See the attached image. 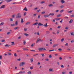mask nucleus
Returning <instances> with one entry per match:
<instances>
[{
	"label": "nucleus",
	"mask_w": 74,
	"mask_h": 74,
	"mask_svg": "<svg viewBox=\"0 0 74 74\" xmlns=\"http://www.w3.org/2000/svg\"><path fill=\"white\" fill-rule=\"evenodd\" d=\"M21 16H22V15L21 14V13H18L16 16V18H21Z\"/></svg>",
	"instance_id": "nucleus-1"
},
{
	"label": "nucleus",
	"mask_w": 74,
	"mask_h": 74,
	"mask_svg": "<svg viewBox=\"0 0 74 74\" xmlns=\"http://www.w3.org/2000/svg\"><path fill=\"white\" fill-rule=\"evenodd\" d=\"M26 64V62H22L20 63V66H23L25 64Z\"/></svg>",
	"instance_id": "nucleus-2"
},
{
	"label": "nucleus",
	"mask_w": 74,
	"mask_h": 74,
	"mask_svg": "<svg viewBox=\"0 0 74 74\" xmlns=\"http://www.w3.org/2000/svg\"><path fill=\"white\" fill-rule=\"evenodd\" d=\"M40 41H42V40H41L40 38H39L37 40L36 43H38V42Z\"/></svg>",
	"instance_id": "nucleus-3"
},
{
	"label": "nucleus",
	"mask_w": 74,
	"mask_h": 74,
	"mask_svg": "<svg viewBox=\"0 0 74 74\" xmlns=\"http://www.w3.org/2000/svg\"><path fill=\"white\" fill-rule=\"evenodd\" d=\"M24 73H25V71H20L19 72V74H24Z\"/></svg>",
	"instance_id": "nucleus-4"
},
{
	"label": "nucleus",
	"mask_w": 74,
	"mask_h": 74,
	"mask_svg": "<svg viewBox=\"0 0 74 74\" xmlns=\"http://www.w3.org/2000/svg\"><path fill=\"white\" fill-rule=\"evenodd\" d=\"M49 14H47V15H44V17L45 18H47V17H49Z\"/></svg>",
	"instance_id": "nucleus-5"
},
{
	"label": "nucleus",
	"mask_w": 74,
	"mask_h": 74,
	"mask_svg": "<svg viewBox=\"0 0 74 74\" xmlns=\"http://www.w3.org/2000/svg\"><path fill=\"white\" fill-rule=\"evenodd\" d=\"M61 3H62V4H64V3H65V1H64V0H61Z\"/></svg>",
	"instance_id": "nucleus-6"
},
{
	"label": "nucleus",
	"mask_w": 74,
	"mask_h": 74,
	"mask_svg": "<svg viewBox=\"0 0 74 74\" xmlns=\"http://www.w3.org/2000/svg\"><path fill=\"white\" fill-rule=\"evenodd\" d=\"M30 61L31 63H33V58H31Z\"/></svg>",
	"instance_id": "nucleus-7"
},
{
	"label": "nucleus",
	"mask_w": 74,
	"mask_h": 74,
	"mask_svg": "<svg viewBox=\"0 0 74 74\" xmlns=\"http://www.w3.org/2000/svg\"><path fill=\"white\" fill-rule=\"evenodd\" d=\"M43 26H44V27H47L48 26V25H47V23H46V24H44V25H43Z\"/></svg>",
	"instance_id": "nucleus-8"
},
{
	"label": "nucleus",
	"mask_w": 74,
	"mask_h": 74,
	"mask_svg": "<svg viewBox=\"0 0 74 74\" xmlns=\"http://www.w3.org/2000/svg\"><path fill=\"white\" fill-rule=\"evenodd\" d=\"M57 46H58V44H56L53 45V47L55 48V47H57Z\"/></svg>",
	"instance_id": "nucleus-9"
},
{
	"label": "nucleus",
	"mask_w": 74,
	"mask_h": 74,
	"mask_svg": "<svg viewBox=\"0 0 74 74\" xmlns=\"http://www.w3.org/2000/svg\"><path fill=\"white\" fill-rule=\"evenodd\" d=\"M5 8V5H3L1 6L0 8V9H2V8Z\"/></svg>",
	"instance_id": "nucleus-10"
},
{
	"label": "nucleus",
	"mask_w": 74,
	"mask_h": 74,
	"mask_svg": "<svg viewBox=\"0 0 74 74\" xmlns=\"http://www.w3.org/2000/svg\"><path fill=\"white\" fill-rule=\"evenodd\" d=\"M73 11V10H71L70 11H68V13L69 14H71V13H72Z\"/></svg>",
	"instance_id": "nucleus-11"
},
{
	"label": "nucleus",
	"mask_w": 74,
	"mask_h": 74,
	"mask_svg": "<svg viewBox=\"0 0 74 74\" xmlns=\"http://www.w3.org/2000/svg\"><path fill=\"white\" fill-rule=\"evenodd\" d=\"M38 26H43V24L41 23H39L38 24Z\"/></svg>",
	"instance_id": "nucleus-12"
},
{
	"label": "nucleus",
	"mask_w": 74,
	"mask_h": 74,
	"mask_svg": "<svg viewBox=\"0 0 74 74\" xmlns=\"http://www.w3.org/2000/svg\"><path fill=\"white\" fill-rule=\"evenodd\" d=\"M55 15L54 13H50V14H49V16H50V15H51V16H53V15Z\"/></svg>",
	"instance_id": "nucleus-13"
},
{
	"label": "nucleus",
	"mask_w": 74,
	"mask_h": 74,
	"mask_svg": "<svg viewBox=\"0 0 74 74\" xmlns=\"http://www.w3.org/2000/svg\"><path fill=\"white\" fill-rule=\"evenodd\" d=\"M11 45L14 46L15 45V43H14V42H12L11 43Z\"/></svg>",
	"instance_id": "nucleus-14"
},
{
	"label": "nucleus",
	"mask_w": 74,
	"mask_h": 74,
	"mask_svg": "<svg viewBox=\"0 0 74 74\" xmlns=\"http://www.w3.org/2000/svg\"><path fill=\"white\" fill-rule=\"evenodd\" d=\"M23 11H27V9L26 8V7H25V8H24L23 10Z\"/></svg>",
	"instance_id": "nucleus-15"
},
{
	"label": "nucleus",
	"mask_w": 74,
	"mask_h": 74,
	"mask_svg": "<svg viewBox=\"0 0 74 74\" xmlns=\"http://www.w3.org/2000/svg\"><path fill=\"white\" fill-rule=\"evenodd\" d=\"M73 22V20H72V19H71L69 21V23H72V22Z\"/></svg>",
	"instance_id": "nucleus-16"
},
{
	"label": "nucleus",
	"mask_w": 74,
	"mask_h": 74,
	"mask_svg": "<svg viewBox=\"0 0 74 74\" xmlns=\"http://www.w3.org/2000/svg\"><path fill=\"white\" fill-rule=\"evenodd\" d=\"M42 48V51H46L47 50V49L44 48Z\"/></svg>",
	"instance_id": "nucleus-17"
},
{
	"label": "nucleus",
	"mask_w": 74,
	"mask_h": 74,
	"mask_svg": "<svg viewBox=\"0 0 74 74\" xmlns=\"http://www.w3.org/2000/svg\"><path fill=\"white\" fill-rule=\"evenodd\" d=\"M21 23H23V22H24V21H23V18L21 19Z\"/></svg>",
	"instance_id": "nucleus-18"
},
{
	"label": "nucleus",
	"mask_w": 74,
	"mask_h": 74,
	"mask_svg": "<svg viewBox=\"0 0 74 74\" xmlns=\"http://www.w3.org/2000/svg\"><path fill=\"white\" fill-rule=\"evenodd\" d=\"M30 22H27L26 24V25H30Z\"/></svg>",
	"instance_id": "nucleus-19"
},
{
	"label": "nucleus",
	"mask_w": 74,
	"mask_h": 74,
	"mask_svg": "<svg viewBox=\"0 0 74 74\" xmlns=\"http://www.w3.org/2000/svg\"><path fill=\"white\" fill-rule=\"evenodd\" d=\"M38 50L39 51H41L42 50V48H39L38 49Z\"/></svg>",
	"instance_id": "nucleus-20"
},
{
	"label": "nucleus",
	"mask_w": 74,
	"mask_h": 74,
	"mask_svg": "<svg viewBox=\"0 0 74 74\" xmlns=\"http://www.w3.org/2000/svg\"><path fill=\"white\" fill-rule=\"evenodd\" d=\"M49 71H53V69H49Z\"/></svg>",
	"instance_id": "nucleus-21"
},
{
	"label": "nucleus",
	"mask_w": 74,
	"mask_h": 74,
	"mask_svg": "<svg viewBox=\"0 0 74 74\" xmlns=\"http://www.w3.org/2000/svg\"><path fill=\"white\" fill-rule=\"evenodd\" d=\"M53 5L52 4H50L48 6L49 7H53Z\"/></svg>",
	"instance_id": "nucleus-22"
},
{
	"label": "nucleus",
	"mask_w": 74,
	"mask_h": 74,
	"mask_svg": "<svg viewBox=\"0 0 74 74\" xmlns=\"http://www.w3.org/2000/svg\"><path fill=\"white\" fill-rule=\"evenodd\" d=\"M5 47H10V45H8L6 44L5 45Z\"/></svg>",
	"instance_id": "nucleus-23"
},
{
	"label": "nucleus",
	"mask_w": 74,
	"mask_h": 74,
	"mask_svg": "<svg viewBox=\"0 0 74 74\" xmlns=\"http://www.w3.org/2000/svg\"><path fill=\"white\" fill-rule=\"evenodd\" d=\"M37 24H38V23L36 22V23L34 24H33V25H34V26H35L36 25H37Z\"/></svg>",
	"instance_id": "nucleus-24"
},
{
	"label": "nucleus",
	"mask_w": 74,
	"mask_h": 74,
	"mask_svg": "<svg viewBox=\"0 0 74 74\" xmlns=\"http://www.w3.org/2000/svg\"><path fill=\"white\" fill-rule=\"evenodd\" d=\"M4 25V23L2 22L0 24V26H2V25Z\"/></svg>",
	"instance_id": "nucleus-25"
},
{
	"label": "nucleus",
	"mask_w": 74,
	"mask_h": 74,
	"mask_svg": "<svg viewBox=\"0 0 74 74\" xmlns=\"http://www.w3.org/2000/svg\"><path fill=\"white\" fill-rule=\"evenodd\" d=\"M23 44H24V45H26V41L25 40L23 41Z\"/></svg>",
	"instance_id": "nucleus-26"
},
{
	"label": "nucleus",
	"mask_w": 74,
	"mask_h": 74,
	"mask_svg": "<svg viewBox=\"0 0 74 74\" xmlns=\"http://www.w3.org/2000/svg\"><path fill=\"white\" fill-rule=\"evenodd\" d=\"M28 74H32V72L30 71H29L27 72Z\"/></svg>",
	"instance_id": "nucleus-27"
},
{
	"label": "nucleus",
	"mask_w": 74,
	"mask_h": 74,
	"mask_svg": "<svg viewBox=\"0 0 74 74\" xmlns=\"http://www.w3.org/2000/svg\"><path fill=\"white\" fill-rule=\"evenodd\" d=\"M71 36H74V33L73 32H71Z\"/></svg>",
	"instance_id": "nucleus-28"
},
{
	"label": "nucleus",
	"mask_w": 74,
	"mask_h": 74,
	"mask_svg": "<svg viewBox=\"0 0 74 74\" xmlns=\"http://www.w3.org/2000/svg\"><path fill=\"white\" fill-rule=\"evenodd\" d=\"M44 3H45V1H42L40 2L41 4H44Z\"/></svg>",
	"instance_id": "nucleus-29"
},
{
	"label": "nucleus",
	"mask_w": 74,
	"mask_h": 74,
	"mask_svg": "<svg viewBox=\"0 0 74 74\" xmlns=\"http://www.w3.org/2000/svg\"><path fill=\"white\" fill-rule=\"evenodd\" d=\"M24 34L25 35V36H29V35L28 34H27L24 33Z\"/></svg>",
	"instance_id": "nucleus-30"
},
{
	"label": "nucleus",
	"mask_w": 74,
	"mask_h": 74,
	"mask_svg": "<svg viewBox=\"0 0 74 74\" xmlns=\"http://www.w3.org/2000/svg\"><path fill=\"white\" fill-rule=\"evenodd\" d=\"M40 16H41V15L40 14H39L38 16V19H40Z\"/></svg>",
	"instance_id": "nucleus-31"
},
{
	"label": "nucleus",
	"mask_w": 74,
	"mask_h": 74,
	"mask_svg": "<svg viewBox=\"0 0 74 74\" xmlns=\"http://www.w3.org/2000/svg\"><path fill=\"white\" fill-rule=\"evenodd\" d=\"M2 58V56L1 55H0V59L1 60Z\"/></svg>",
	"instance_id": "nucleus-32"
},
{
	"label": "nucleus",
	"mask_w": 74,
	"mask_h": 74,
	"mask_svg": "<svg viewBox=\"0 0 74 74\" xmlns=\"http://www.w3.org/2000/svg\"><path fill=\"white\" fill-rule=\"evenodd\" d=\"M35 45V44H34H34H32L31 45L32 47H33V46H34Z\"/></svg>",
	"instance_id": "nucleus-33"
},
{
	"label": "nucleus",
	"mask_w": 74,
	"mask_h": 74,
	"mask_svg": "<svg viewBox=\"0 0 74 74\" xmlns=\"http://www.w3.org/2000/svg\"><path fill=\"white\" fill-rule=\"evenodd\" d=\"M10 21H11V22H12V21H13V20L12 19V18H10Z\"/></svg>",
	"instance_id": "nucleus-34"
},
{
	"label": "nucleus",
	"mask_w": 74,
	"mask_h": 74,
	"mask_svg": "<svg viewBox=\"0 0 74 74\" xmlns=\"http://www.w3.org/2000/svg\"><path fill=\"white\" fill-rule=\"evenodd\" d=\"M30 70H33V67H30Z\"/></svg>",
	"instance_id": "nucleus-35"
},
{
	"label": "nucleus",
	"mask_w": 74,
	"mask_h": 74,
	"mask_svg": "<svg viewBox=\"0 0 74 74\" xmlns=\"http://www.w3.org/2000/svg\"><path fill=\"white\" fill-rule=\"evenodd\" d=\"M64 10H61L60 11V13H62V12H63Z\"/></svg>",
	"instance_id": "nucleus-36"
},
{
	"label": "nucleus",
	"mask_w": 74,
	"mask_h": 74,
	"mask_svg": "<svg viewBox=\"0 0 74 74\" xmlns=\"http://www.w3.org/2000/svg\"><path fill=\"white\" fill-rule=\"evenodd\" d=\"M60 7H61V8H63V7H64V5H62L61 6H60Z\"/></svg>",
	"instance_id": "nucleus-37"
},
{
	"label": "nucleus",
	"mask_w": 74,
	"mask_h": 74,
	"mask_svg": "<svg viewBox=\"0 0 74 74\" xmlns=\"http://www.w3.org/2000/svg\"><path fill=\"white\" fill-rule=\"evenodd\" d=\"M2 42H5V40H2L1 41Z\"/></svg>",
	"instance_id": "nucleus-38"
},
{
	"label": "nucleus",
	"mask_w": 74,
	"mask_h": 74,
	"mask_svg": "<svg viewBox=\"0 0 74 74\" xmlns=\"http://www.w3.org/2000/svg\"><path fill=\"white\" fill-rule=\"evenodd\" d=\"M14 56H15V57H16V56H17V55H16V53H14Z\"/></svg>",
	"instance_id": "nucleus-39"
},
{
	"label": "nucleus",
	"mask_w": 74,
	"mask_h": 74,
	"mask_svg": "<svg viewBox=\"0 0 74 74\" xmlns=\"http://www.w3.org/2000/svg\"><path fill=\"white\" fill-rule=\"evenodd\" d=\"M45 12L44 11L41 12L42 14H45Z\"/></svg>",
	"instance_id": "nucleus-40"
},
{
	"label": "nucleus",
	"mask_w": 74,
	"mask_h": 74,
	"mask_svg": "<svg viewBox=\"0 0 74 74\" xmlns=\"http://www.w3.org/2000/svg\"><path fill=\"white\" fill-rule=\"evenodd\" d=\"M15 25H18V22L16 21L15 22Z\"/></svg>",
	"instance_id": "nucleus-41"
},
{
	"label": "nucleus",
	"mask_w": 74,
	"mask_h": 74,
	"mask_svg": "<svg viewBox=\"0 0 74 74\" xmlns=\"http://www.w3.org/2000/svg\"><path fill=\"white\" fill-rule=\"evenodd\" d=\"M11 26H15V24H12L11 25Z\"/></svg>",
	"instance_id": "nucleus-42"
},
{
	"label": "nucleus",
	"mask_w": 74,
	"mask_h": 74,
	"mask_svg": "<svg viewBox=\"0 0 74 74\" xmlns=\"http://www.w3.org/2000/svg\"><path fill=\"white\" fill-rule=\"evenodd\" d=\"M56 21H59V20H60V18H58V19L56 18Z\"/></svg>",
	"instance_id": "nucleus-43"
},
{
	"label": "nucleus",
	"mask_w": 74,
	"mask_h": 74,
	"mask_svg": "<svg viewBox=\"0 0 74 74\" xmlns=\"http://www.w3.org/2000/svg\"><path fill=\"white\" fill-rule=\"evenodd\" d=\"M61 67H62V68H64V66L63 65H62Z\"/></svg>",
	"instance_id": "nucleus-44"
},
{
	"label": "nucleus",
	"mask_w": 74,
	"mask_h": 74,
	"mask_svg": "<svg viewBox=\"0 0 74 74\" xmlns=\"http://www.w3.org/2000/svg\"><path fill=\"white\" fill-rule=\"evenodd\" d=\"M30 51H32L33 52H36V51H35V50H31Z\"/></svg>",
	"instance_id": "nucleus-45"
},
{
	"label": "nucleus",
	"mask_w": 74,
	"mask_h": 74,
	"mask_svg": "<svg viewBox=\"0 0 74 74\" xmlns=\"http://www.w3.org/2000/svg\"><path fill=\"white\" fill-rule=\"evenodd\" d=\"M66 71L63 72L62 73V74H66Z\"/></svg>",
	"instance_id": "nucleus-46"
},
{
	"label": "nucleus",
	"mask_w": 74,
	"mask_h": 74,
	"mask_svg": "<svg viewBox=\"0 0 74 74\" xmlns=\"http://www.w3.org/2000/svg\"><path fill=\"white\" fill-rule=\"evenodd\" d=\"M37 35L38 36H39V35H40V33H39V32H37Z\"/></svg>",
	"instance_id": "nucleus-47"
},
{
	"label": "nucleus",
	"mask_w": 74,
	"mask_h": 74,
	"mask_svg": "<svg viewBox=\"0 0 74 74\" xmlns=\"http://www.w3.org/2000/svg\"><path fill=\"white\" fill-rule=\"evenodd\" d=\"M68 43H66L65 44V46H68Z\"/></svg>",
	"instance_id": "nucleus-48"
},
{
	"label": "nucleus",
	"mask_w": 74,
	"mask_h": 74,
	"mask_svg": "<svg viewBox=\"0 0 74 74\" xmlns=\"http://www.w3.org/2000/svg\"><path fill=\"white\" fill-rule=\"evenodd\" d=\"M60 14H58L57 16V17H60Z\"/></svg>",
	"instance_id": "nucleus-49"
},
{
	"label": "nucleus",
	"mask_w": 74,
	"mask_h": 74,
	"mask_svg": "<svg viewBox=\"0 0 74 74\" xmlns=\"http://www.w3.org/2000/svg\"><path fill=\"white\" fill-rule=\"evenodd\" d=\"M54 51V49L50 50H49V52H52V51Z\"/></svg>",
	"instance_id": "nucleus-50"
},
{
	"label": "nucleus",
	"mask_w": 74,
	"mask_h": 74,
	"mask_svg": "<svg viewBox=\"0 0 74 74\" xmlns=\"http://www.w3.org/2000/svg\"><path fill=\"white\" fill-rule=\"evenodd\" d=\"M12 18H14V17H15V15H13L12 16Z\"/></svg>",
	"instance_id": "nucleus-51"
},
{
	"label": "nucleus",
	"mask_w": 74,
	"mask_h": 74,
	"mask_svg": "<svg viewBox=\"0 0 74 74\" xmlns=\"http://www.w3.org/2000/svg\"><path fill=\"white\" fill-rule=\"evenodd\" d=\"M18 28H19L18 27H16L14 28V29H15V30H16V29H18Z\"/></svg>",
	"instance_id": "nucleus-52"
},
{
	"label": "nucleus",
	"mask_w": 74,
	"mask_h": 74,
	"mask_svg": "<svg viewBox=\"0 0 74 74\" xmlns=\"http://www.w3.org/2000/svg\"><path fill=\"white\" fill-rule=\"evenodd\" d=\"M68 29H69V27H67L65 28V29H66V30H68Z\"/></svg>",
	"instance_id": "nucleus-53"
},
{
	"label": "nucleus",
	"mask_w": 74,
	"mask_h": 74,
	"mask_svg": "<svg viewBox=\"0 0 74 74\" xmlns=\"http://www.w3.org/2000/svg\"><path fill=\"white\" fill-rule=\"evenodd\" d=\"M36 15H37V14H34L33 15L34 16H36Z\"/></svg>",
	"instance_id": "nucleus-54"
},
{
	"label": "nucleus",
	"mask_w": 74,
	"mask_h": 74,
	"mask_svg": "<svg viewBox=\"0 0 74 74\" xmlns=\"http://www.w3.org/2000/svg\"><path fill=\"white\" fill-rule=\"evenodd\" d=\"M62 50V49H58V51H61Z\"/></svg>",
	"instance_id": "nucleus-55"
},
{
	"label": "nucleus",
	"mask_w": 74,
	"mask_h": 74,
	"mask_svg": "<svg viewBox=\"0 0 74 74\" xmlns=\"http://www.w3.org/2000/svg\"><path fill=\"white\" fill-rule=\"evenodd\" d=\"M6 2L7 3H9L10 2V0H7Z\"/></svg>",
	"instance_id": "nucleus-56"
},
{
	"label": "nucleus",
	"mask_w": 74,
	"mask_h": 74,
	"mask_svg": "<svg viewBox=\"0 0 74 74\" xmlns=\"http://www.w3.org/2000/svg\"><path fill=\"white\" fill-rule=\"evenodd\" d=\"M41 55L42 57H44V54H42Z\"/></svg>",
	"instance_id": "nucleus-57"
},
{
	"label": "nucleus",
	"mask_w": 74,
	"mask_h": 74,
	"mask_svg": "<svg viewBox=\"0 0 74 74\" xmlns=\"http://www.w3.org/2000/svg\"><path fill=\"white\" fill-rule=\"evenodd\" d=\"M38 9V8H34V10H37Z\"/></svg>",
	"instance_id": "nucleus-58"
},
{
	"label": "nucleus",
	"mask_w": 74,
	"mask_h": 74,
	"mask_svg": "<svg viewBox=\"0 0 74 74\" xmlns=\"http://www.w3.org/2000/svg\"><path fill=\"white\" fill-rule=\"evenodd\" d=\"M21 36H20L18 38V39H21Z\"/></svg>",
	"instance_id": "nucleus-59"
},
{
	"label": "nucleus",
	"mask_w": 74,
	"mask_h": 74,
	"mask_svg": "<svg viewBox=\"0 0 74 74\" xmlns=\"http://www.w3.org/2000/svg\"><path fill=\"white\" fill-rule=\"evenodd\" d=\"M63 41H64V39H61V41H62V42H63Z\"/></svg>",
	"instance_id": "nucleus-60"
},
{
	"label": "nucleus",
	"mask_w": 74,
	"mask_h": 74,
	"mask_svg": "<svg viewBox=\"0 0 74 74\" xmlns=\"http://www.w3.org/2000/svg\"><path fill=\"white\" fill-rule=\"evenodd\" d=\"M46 32L47 34L49 33V31H47Z\"/></svg>",
	"instance_id": "nucleus-61"
},
{
	"label": "nucleus",
	"mask_w": 74,
	"mask_h": 74,
	"mask_svg": "<svg viewBox=\"0 0 74 74\" xmlns=\"http://www.w3.org/2000/svg\"><path fill=\"white\" fill-rule=\"evenodd\" d=\"M49 57L50 58H52V56L50 55L49 56Z\"/></svg>",
	"instance_id": "nucleus-62"
},
{
	"label": "nucleus",
	"mask_w": 74,
	"mask_h": 74,
	"mask_svg": "<svg viewBox=\"0 0 74 74\" xmlns=\"http://www.w3.org/2000/svg\"><path fill=\"white\" fill-rule=\"evenodd\" d=\"M72 72L71 71V72H69V74H72Z\"/></svg>",
	"instance_id": "nucleus-63"
},
{
	"label": "nucleus",
	"mask_w": 74,
	"mask_h": 74,
	"mask_svg": "<svg viewBox=\"0 0 74 74\" xmlns=\"http://www.w3.org/2000/svg\"><path fill=\"white\" fill-rule=\"evenodd\" d=\"M71 16V17H74V15H72Z\"/></svg>",
	"instance_id": "nucleus-64"
}]
</instances>
